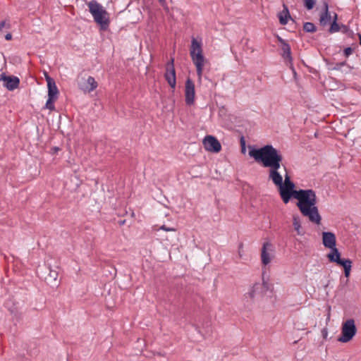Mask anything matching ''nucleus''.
I'll list each match as a JSON object with an SVG mask.
<instances>
[{"label": "nucleus", "mask_w": 361, "mask_h": 361, "mask_svg": "<svg viewBox=\"0 0 361 361\" xmlns=\"http://www.w3.org/2000/svg\"><path fill=\"white\" fill-rule=\"evenodd\" d=\"M249 155L256 161L262 162L264 167H269V178L278 187L279 195L285 204L290 200V195L296 190L295 185L286 173L284 181L279 172L283 160L281 152L271 145H267L259 149H252Z\"/></svg>", "instance_id": "nucleus-1"}, {"label": "nucleus", "mask_w": 361, "mask_h": 361, "mask_svg": "<svg viewBox=\"0 0 361 361\" xmlns=\"http://www.w3.org/2000/svg\"><path fill=\"white\" fill-rule=\"evenodd\" d=\"M292 197L298 200L296 205L303 216L308 217L310 221L317 225L320 224L322 217L316 206L317 198L313 190H296L290 195V199Z\"/></svg>", "instance_id": "nucleus-2"}, {"label": "nucleus", "mask_w": 361, "mask_h": 361, "mask_svg": "<svg viewBox=\"0 0 361 361\" xmlns=\"http://www.w3.org/2000/svg\"><path fill=\"white\" fill-rule=\"evenodd\" d=\"M87 6L94 20L100 26V29L102 30H107L110 21L109 13L106 9L95 0L88 2Z\"/></svg>", "instance_id": "nucleus-3"}, {"label": "nucleus", "mask_w": 361, "mask_h": 361, "mask_svg": "<svg viewBox=\"0 0 361 361\" xmlns=\"http://www.w3.org/2000/svg\"><path fill=\"white\" fill-rule=\"evenodd\" d=\"M190 54L197 70V75L200 80L202 75L205 59L202 54V44L195 38L192 37Z\"/></svg>", "instance_id": "nucleus-4"}, {"label": "nucleus", "mask_w": 361, "mask_h": 361, "mask_svg": "<svg viewBox=\"0 0 361 361\" xmlns=\"http://www.w3.org/2000/svg\"><path fill=\"white\" fill-rule=\"evenodd\" d=\"M326 257L330 262H334L337 265L343 267L345 276L349 277L352 268V261L350 259L341 258V252L336 247L331 249Z\"/></svg>", "instance_id": "nucleus-5"}, {"label": "nucleus", "mask_w": 361, "mask_h": 361, "mask_svg": "<svg viewBox=\"0 0 361 361\" xmlns=\"http://www.w3.org/2000/svg\"><path fill=\"white\" fill-rule=\"evenodd\" d=\"M357 329L355 321L353 319L346 320L342 325L341 335L338 341L341 343H347L353 339L356 334Z\"/></svg>", "instance_id": "nucleus-6"}, {"label": "nucleus", "mask_w": 361, "mask_h": 361, "mask_svg": "<svg viewBox=\"0 0 361 361\" xmlns=\"http://www.w3.org/2000/svg\"><path fill=\"white\" fill-rule=\"evenodd\" d=\"M164 77L170 87L174 89L176 85V77L173 58H171L170 61L166 63Z\"/></svg>", "instance_id": "nucleus-7"}, {"label": "nucleus", "mask_w": 361, "mask_h": 361, "mask_svg": "<svg viewBox=\"0 0 361 361\" xmlns=\"http://www.w3.org/2000/svg\"><path fill=\"white\" fill-rule=\"evenodd\" d=\"M204 149L208 152L218 153L221 149L219 141L212 135H207L203 140Z\"/></svg>", "instance_id": "nucleus-8"}, {"label": "nucleus", "mask_w": 361, "mask_h": 361, "mask_svg": "<svg viewBox=\"0 0 361 361\" xmlns=\"http://www.w3.org/2000/svg\"><path fill=\"white\" fill-rule=\"evenodd\" d=\"M195 85L194 82L190 78H188L185 82V103L188 106H191L194 104L195 102Z\"/></svg>", "instance_id": "nucleus-9"}, {"label": "nucleus", "mask_w": 361, "mask_h": 361, "mask_svg": "<svg viewBox=\"0 0 361 361\" xmlns=\"http://www.w3.org/2000/svg\"><path fill=\"white\" fill-rule=\"evenodd\" d=\"M0 80L4 81V86L10 91L16 89L20 84L19 78L13 75L8 76L3 74Z\"/></svg>", "instance_id": "nucleus-10"}, {"label": "nucleus", "mask_w": 361, "mask_h": 361, "mask_svg": "<svg viewBox=\"0 0 361 361\" xmlns=\"http://www.w3.org/2000/svg\"><path fill=\"white\" fill-rule=\"evenodd\" d=\"M98 86L97 82L92 76H88L86 81L79 83V87L84 92H91Z\"/></svg>", "instance_id": "nucleus-11"}, {"label": "nucleus", "mask_w": 361, "mask_h": 361, "mask_svg": "<svg viewBox=\"0 0 361 361\" xmlns=\"http://www.w3.org/2000/svg\"><path fill=\"white\" fill-rule=\"evenodd\" d=\"M322 242L325 247L329 248L330 250L336 247V240L335 235L331 232H323L322 233Z\"/></svg>", "instance_id": "nucleus-12"}, {"label": "nucleus", "mask_w": 361, "mask_h": 361, "mask_svg": "<svg viewBox=\"0 0 361 361\" xmlns=\"http://www.w3.org/2000/svg\"><path fill=\"white\" fill-rule=\"evenodd\" d=\"M278 40L281 44L282 57L292 63L293 57L291 56V49L290 45L283 39L278 36Z\"/></svg>", "instance_id": "nucleus-13"}, {"label": "nucleus", "mask_w": 361, "mask_h": 361, "mask_svg": "<svg viewBox=\"0 0 361 361\" xmlns=\"http://www.w3.org/2000/svg\"><path fill=\"white\" fill-rule=\"evenodd\" d=\"M46 80L47 82L48 87V97L49 98L57 99L59 90L56 85L55 81L48 75L46 76Z\"/></svg>", "instance_id": "nucleus-14"}, {"label": "nucleus", "mask_w": 361, "mask_h": 361, "mask_svg": "<svg viewBox=\"0 0 361 361\" xmlns=\"http://www.w3.org/2000/svg\"><path fill=\"white\" fill-rule=\"evenodd\" d=\"M267 285L268 283L264 281H263L262 283H255L247 293V295L251 299H253L255 295L259 294L262 292L263 288L268 289Z\"/></svg>", "instance_id": "nucleus-15"}, {"label": "nucleus", "mask_w": 361, "mask_h": 361, "mask_svg": "<svg viewBox=\"0 0 361 361\" xmlns=\"http://www.w3.org/2000/svg\"><path fill=\"white\" fill-rule=\"evenodd\" d=\"M331 16L329 11V6L327 3L324 4V11L322 12L319 17V23L322 26H326L329 24Z\"/></svg>", "instance_id": "nucleus-16"}, {"label": "nucleus", "mask_w": 361, "mask_h": 361, "mask_svg": "<svg viewBox=\"0 0 361 361\" xmlns=\"http://www.w3.org/2000/svg\"><path fill=\"white\" fill-rule=\"evenodd\" d=\"M271 247V245L267 242L264 243L262 248V262L264 265L268 264L271 262V257L267 250Z\"/></svg>", "instance_id": "nucleus-17"}, {"label": "nucleus", "mask_w": 361, "mask_h": 361, "mask_svg": "<svg viewBox=\"0 0 361 361\" xmlns=\"http://www.w3.org/2000/svg\"><path fill=\"white\" fill-rule=\"evenodd\" d=\"M291 18L288 7L283 5V10L279 13V22L281 25H285L288 23V20Z\"/></svg>", "instance_id": "nucleus-18"}, {"label": "nucleus", "mask_w": 361, "mask_h": 361, "mask_svg": "<svg viewBox=\"0 0 361 361\" xmlns=\"http://www.w3.org/2000/svg\"><path fill=\"white\" fill-rule=\"evenodd\" d=\"M293 225L294 229L296 231L298 235H302L304 234V232L302 231V226H301L300 219L298 216H293Z\"/></svg>", "instance_id": "nucleus-19"}, {"label": "nucleus", "mask_w": 361, "mask_h": 361, "mask_svg": "<svg viewBox=\"0 0 361 361\" xmlns=\"http://www.w3.org/2000/svg\"><path fill=\"white\" fill-rule=\"evenodd\" d=\"M49 272L48 276L45 278L47 283L56 284L58 278V272L49 268Z\"/></svg>", "instance_id": "nucleus-20"}, {"label": "nucleus", "mask_w": 361, "mask_h": 361, "mask_svg": "<svg viewBox=\"0 0 361 361\" xmlns=\"http://www.w3.org/2000/svg\"><path fill=\"white\" fill-rule=\"evenodd\" d=\"M303 30L307 32H314L317 30L314 24L310 22H307L304 24Z\"/></svg>", "instance_id": "nucleus-21"}, {"label": "nucleus", "mask_w": 361, "mask_h": 361, "mask_svg": "<svg viewBox=\"0 0 361 361\" xmlns=\"http://www.w3.org/2000/svg\"><path fill=\"white\" fill-rule=\"evenodd\" d=\"M340 25L336 21H332L331 26L329 27V32L330 33H335L340 31Z\"/></svg>", "instance_id": "nucleus-22"}, {"label": "nucleus", "mask_w": 361, "mask_h": 361, "mask_svg": "<svg viewBox=\"0 0 361 361\" xmlns=\"http://www.w3.org/2000/svg\"><path fill=\"white\" fill-rule=\"evenodd\" d=\"M56 100V99H55L49 97L45 104L46 108L49 109L50 111H54L55 109L54 103Z\"/></svg>", "instance_id": "nucleus-23"}, {"label": "nucleus", "mask_w": 361, "mask_h": 361, "mask_svg": "<svg viewBox=\"0 0 361 361\" xmlns=\"http://www.w3.org/2000/svg\"><path fill=\"white\" fill-rule=\"evenodd\" d=\"M315 4V0H304V5L307 10L313 8Z\"/></svg>", "instance_id": "nucleus-24"}, {"label": "nucleus", "mask_w": 361, "mask_h": 361, "mask_svg": "<svg viewBox=\"0 0 361 361\" xmlns=\"http://www.w3.org/2000/svg\"><path fill=\"white\" fill-rule=\"evenodd\" d=\"M353 51L351 47H347L343 50V54L345 57H348Z\"/></svg>", "instance_id": "nucleus-25"}, {"label": "nucleus", "mask_w": 361, "mask_h": 361, "mask_svg": "<svg viewBox=\"0 0 361 361\" xmlns=\"http://www.w3.org/2000/svg\"><path fill=\"white\" fill-rule=\"evenodd\" d=\"M159 229L165 231H176V228H169V227H166L165 225L161 226Z\"/></svg>", "instance_id": "nucleus-26"}, {"label": "nucleus", "mask_w": 361, "mask_h": 361, "mask_svg": "<svg viewBox=\"0 0 361 361\" xmlns=\"http://www.w3.org/2000/svg\"><path fill=\"white\" fill-rule=\"evenodd\" d=\"M345 61L344 62H341V63H338L335 65V66L334 67V70H339L341 68V67L345 65Z\"/></svg>", "instance_id": "nucleus-27"}, {"label": "nucleus", "mask_w": 361, "mask_h": 361, "mask_svg": "<svg viewBox=\"0 0 361 361\" xmlns=\"http://www.w3.org/2000/svg\"><path fill=\"white\" fill-rule=\"evenodd\" d=\"M240 145H241L242 148H243V149H242V151H243V152H245V139H244V137H242L240 138Z\"/></svg>", "instance_id": "nucleus-28"}, {"label": "nucleus", "mask_w": 361, "mask_h": 361, "mask_svg": "<svg viewBox=\"0 0 361 361\" xmlns=\"http://www.w3.org/2000/svg\"><path fill=\"white\" fill-rule=\"evenodd\" d=\"M5 26H7L8 28H10V25L6 23V21H2L0 23V31Z\"/></svg>", "instance_id": "nucleus-29"}, {"label": "nucleus", "mask_w": 361, "mask_h": 361, "mask_svg": "<svg viewBox=\"0 0 361 361\" xmlns=\"http://www.w3.org/2000/svg\"><path fill=\"white\" fill-rule=\"evenodd\" d=\"M322 336L326 338L327 335H328V331H327V329L326 328L323 329L322 331Z\"/></svg>", "instance_id": "nucleus-30"}, {"label": "nucleus", "mask_w": 361, "mask_h": 361, "mask_svg": "<svg viewBox=\"0 0 361 361\" xmlns=\"http://www.w3.org/2000/svg\"><path fill=\"white\" fill-rule=\"evenodd\" d=\"M243 247V243H240V244L239 245V247H238V248H239L238 255H239L240 257H242V252H241V250H242Z\"/></svg>", "instance_id": "nucleus-31"}, {"label": "nucleus", "mask_w": 361, "mask_h": 361, "mask_svg": "<svg viewBox=\"0 0 361 361\" xmlns=\"http://www.w3.org/2000/svg\"><path fill=\"white\" fill-rule=\"evenodd\" d=\"M5 39L6 40H11L12 39V35L11 33H7L6 35H5Z\"/></svg>", "instance_id": "nucleus-32"}, {"label": "nucleus", "mask_w": 361, "mask_h": 361, "mask_svg": "<svg viewBox=\"0 0 361 361\" xmlns=\"http://www.w3.org/2000/svg\"><path fill=\"white\" fill-rule=\"evenodd\" d=\"M337 20H338V15L336 13H334V16H333V21L337 22Z\"/></svg>", "instance_id": "nucleus-33"}, {"label": "nucleus", "mask_w": 361, "mask_h": 361, "mask_svg": "<svg viewBox=\"0 0 361 361\" xmlns=\"http://www.w3.org/2000/svg\"><path fill=\"white\" fill-rule=\"evenodd\" d=\"M359 40H360V44L361 45V34H357Z\"/></svg>", "instance_id": "nucleus-34"}, {"label": "nucleus", "mask_w": 361, "mask_h": 361, "mask_svg": "<svg viewBox=\"0 0 361 361\" xmlns=\"http://www.w3.org/2000/svg\"><path fill=\"white\" fill-rule=\"evenodd\" d=\"M159 1L161 4H163L164 2H165V0H159Z\"/></svg>", "instance_id": "nucleus-35"}, {"label": "nucleus", "mask_w": 361, "mask_h": 361, "mask_svg": "<svg viewBox=\"0 0 361 361\" xmlns=\"http://www.w3.org/2000/svg\"><path fill=\"white\" fill-rule=\"evenodd\" d=\"M124 223H125V221H121V222L120 223V224H121V225H122V224H123Z\"/></svg>", "instance_id": "nucleus-36"}, {"label": "nucleus", "mask_w": 361, "mask_h": 361, "mask_svg": "<svg viewBox=\"0 0 361 361\" xmlns=\"http://www.w3.org/2000/svg\"><path fill=\"white\" fill-rule=\"evenodd\" d=\"M329 318H330V314H329L327 319H329Z\"/></svg>", "instance_id": "nucleus-37"}]
</instances>
